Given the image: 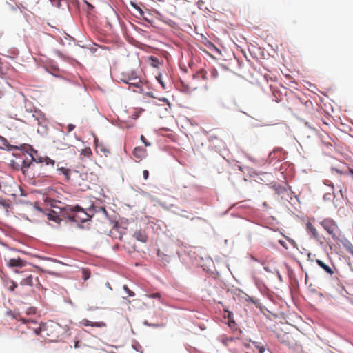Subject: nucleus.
<instances>
[{"label": "nucleus", "instance_id": "16", "mask_svg": "<svg viewBox=\"0 0 353 353\" xmlns=\"http://www.w3.org/2000/svg\"><path fill=\"white\" fill-rule=\"evenodd\" d=\"M57 171L61 174H63L65 179L69 180L70 179L71 170L65 167H60L57 168Z\"/></svg>", "mask_w": 353, "mask_h": 353}, {"label": "nucleus", "instance_id": "29", "mask_svg": "<svg viewBox=\"0 0 353 353\" xmlns=\"http://www.w3.org/2000/svg\"><path fill=\"white\" fill-rule=\"evenodd\" d=\"M83 1L86 3V5L88 6V11L90 12V10H92V9H94V6L92 5H91L90 3H88L87 1L85 0H83Z\"/></svg>", "mask_w": 353, "mask_h": 353}, {"label": "nucleus", "instance_id": "20", "mask_svg": "<svg viewBox=\"0 0 353 353\" xmlns=\"http://www.w3.org/2000/svg\"><path fill=\"white\" fill-rule=\"evenodd\" d=\"M12 165L14 167V168L16 169H19V167H21V170L24 172H25V169L27 168L28 167H29V165H26V162L24 160H22L21 162V164H17V166L15 167L14 165V161H12Z\"/></svg>", "mask_w": 353, "mask_h": 353}, {"label": "nucleus", "instance_id": "10", "mask_svg": "<svg viewBox=\"0 0 353 353\" xmlns=\"http://www.w3.org/2000/svg\"><path fill=\"white\" fill-rule=\"evenodd\" d=\"M80 323L83 326H92V327H105L106 325L103 322H92L88 321V319H82Z\"/></svg>", "mask_w": 353, "mask_h": 353}, {"label": "nucleus", "instance_id": "31", "mask_svg": "<svg viewBox=\"0 0 353 353\" xmlns=\"http://www.w3.org/2000/svg\"><path fill=\"white\" fill-rule=\"evenodd\" d=\"M36 312V310L34 308H29L28 312H27V314H35Z\"/></svg>", "mask_w": 353, "mask_h": 353}, {"label": "nucleus", "instance_id": "12", "mask_svg": "<svg viewBox=\"0 0 353 353\" xmlns=\"http://www.w3.org/2000/svg\"><path fill=\"white\" fill-rule=\"evenodd\" d=\"M282 151L281 149H275L269 154V159L270 163L272 162L273 161L277 159L278 161L280 160V157H279L278 155H281Z\"/></svg>", "mask_w": 353, "mask_h": 353}, {"label": "nucleus", "instance_id": "38", "mask_svg": "<svg viewBox=\"0 0 353 353\" xmlns=\"http://www.w3.org/2000/svg\"><path fill=\"white\" fill-rule=\"evenodd\" d=\"M216 74H217V72L216 70H214L213 72V75L215 77V75H216Z\"/></svg>", "mask_w": 353, "mask_h": 353}, {"label": "nucleus", "instance_id": "18", "mask_svg": "<svg viewBox=\"0 0 353 353\" xmlns=\"http://www.w3.org/2000/svg\"><path fill=\"white\" fill-rule=\"evenodd\" d=\"M254 347L258 350L259 353H264L265 348L263 345L259 342H253Z\"/></svg>", "mask_w": 353, "mask_h": 353}, {"label": "nucleus", "instance_id": "32", "mask_svg": "<svg viewBox=\"0 0 353 353\" xmlns=\"http://www.w3.org/2000/svg\"><path fill=\"white\" fill-rule=\"evenodd\" d=\"M347 251L349 252V253H350L352 255H353V245H350L347 248Z\"/></svg>", "mask_w": 353, "mask_h": 353}, {"label": "nucleus", "instance_id": "5", "mask_svg": "<svg viewBox=\"0 0 353 353\" xmlns=\"http://www.w3.org/2000/svg\"><path fill=\"white\" fill-rule=\"evenodd\" d=\"M6 315L10 319H16L18 321H22L24 324H27L28 327L30 325H36V321L32 319L31 318L26 319L25 317H21L19 314H14L11 310L7 311L6 312Z\"/></svg>", "mask_w": 353, "mask_h": 353}, {"label": "nucleus", "instance_id": "7", "mask_svg": "<svg viewBox=\"0 0 353 353\" xmlns=\"http://www.w3.org/2000/svg\"><path fill=\"white\" fill-rule=\"evenodd\" d=\"M278 339L282 343L285 344L288 346H292L294 345V340L292 336L286 332L279 333L277 335Z\"/></svg>", "mask_w": 353, "mask_h": 353}, {"label": "nucleus", "instance_id": "4", "mask_svg": "<svg viewBox=\"0 0 353 353\" xmlns=\"http://www.w3.org/2000/svg\"><path fill=\"white\" fill-rule=\"evenodd\" d=\"M121 81L139 89L140 92L143 91V82L134 71L128 74H123L121 78Z\"/></svg>", "mask_w": 353, "mask_h": 353}, {"label": "nucleus", "instance_id": "39", "mask_svg": "<svg viewBox=\"0 0 353 353\" xmlns=\"http://www.w3.org/2000/svg\"><path fill=\"white\" fill-rule=\"evenodd\" d=\"M350 172L353 175V170L352 169L350 170Z\"/></svg>", "mask_w": 353, "mask_h": 353}, {"label": "nucleus", "instance_id": "28", "mask_svg": "<svg viewBox=\"0 0 353 353\" xmlns=\"http://www.w3.org/2000/svg\"><path fill=\"white\" fill-rule=\"evenodd\" d=\"M43 158H45V157H40L37 159H34L32 157V159H34L36 162H38V163H44L45 160L43 159Z\"/></svg>", "mask_w": 353, "mask_h": 353}, {"label": "nucleus", "instance_id": "41", "mask_svg": "<svg viewBox=\"0 0 353 353\" xmlns=\"http://www.w3.org/2000/svg\"><path fill=\"white\" fill-rule=\"evenodd\" d=\"M2 94L0 92V99L1 98Z\"/></svg>", "mask_w": 353, "mask_h": 353}, {"label": "nucleus", "instance_id": "14", "mask_svg": "<svg viewBox=\"0 0 353 353\" xmlns=\"http://www.w3.org/2000/svg\"><path fill=\"white\" fill-rule=\"evenodd\" d=\"M25 278L22 279L20 282V285H32V280L33 277L31 274H24Z\"/></svg>", "mask_w": 353, "mask_h": 353}, {"label": "nucleus", "instance_id": "2", "mask_svg": "<svg viewBox=\"0 0 353 353\" xmlns=\"http://www.w3.org/2000/svg\"><path fill=\"white\" fill-rule=\"evenodd\" d=\"M61 212L63 216L72 222L85 223L90 219V216L78 205H66L61 209Z\"/></svg>", "mask_w": 353, "mask_h": 353}, {"label": "nucleus", "instance_id": "19", "mask_svg": "<svg viewBox=\"0 0 353 353\" xmlns=\"http://www.w3.org/2000/svg\"><path fill=\"white\" fill-rule=\"evenodd\" d=\"M48 219L49 220H52V221H54L55 222H59L60 221V219L59 217L55 214L54 212H52V213H50L48 214Z\"/></svg>", "mask_w": 353, "mask_h": 353}, {"label": "nucleus", "instance_id": "3", "mask_svg": "<svg viewBox=\"0 0 353 353\" xmlns=\"http://www.w3.org/2000/svg\"><path fill=\"white\" fill-rule=\"evenodd\" d=\"M320 225L334 239L339 238L341 231L334 220L330 218H326L321 221Z\"/></svg>", "mask_w": 353, "mask_h": 353}, {"label": "nucleus", "instance_id": "8", "mask_svg": "<svg viewBox=\"0 0 353 353\" xmlns=\"http://www.w3.org/2000/svg\"><path fill=\"white\" fill-rule=\"evenodd\" d=\"M132 154L134 156V157H136L138 159L141 160L142 159H143L146 157L147 151L143 147L138 146L134 149Z\"/></svg>", "mask_w": 353, "mask_h": 353}, {"label": "nucleus", "instance_id": "6", "mask_svg": "<svg viewBox=\"0 0 353 353\" xmlns=\"http://www.w3.org/2000/svg\"><path fill=\"white\" fill-rule=\"evenodd\" d=\"M6 265L10 268H23L26 265L27 262L20 258H12L5 259Z\"/></svg>", "mask_w": 353, "mask_h": 353}, {"label": "nucleus", "instance_id": "37", "mask_svg": "<svg viewBox=\"0 0 353 353\" xmlns=\"http://www.w3.org/2000/svg\"><path fill=\"white\" fill-rule=\"evenodd\" d=\"M194 90V88H190V87H187L186 88V91H190V90Z\"/></svg>", "mask_w": 353, "mask_h": 353}, {"label": "nucleus", "instance_id": "23", "mask_svg": "<svg viewBox=\"0 0 353 353\" xmlns=\"http://www.w3.org/2000/svg\"><path fill=\"white\" fill-rule=\"evenodd\" d=\"M44 160V163L46 165H52V166H54V164H55V161L52 159H51L50 157H46L45 156V158H43Z\"/></svg>", "mask_w": 353, "mask_h": 353}, {"label": "nucleus", "instance_id": "33", "mask_svg": "<svg viewBox=\"0 0 353 353\" xmlns=\"http://www.w3.org/2000/svg\"><path fill=\"white\" fill-rule=\"evenodd\" d=\"M201 74V77L203 79H205V72L204 71H201L200 72Z\"/></svg>", "mask_w": 353, "mask_h": 353}, {"label": "nucleus", "instance_id": "36", "mask_svg": "<svg viewBox=\"0 0 353 353\" xmlns=\"http://www.w3.org/2000/svg\"><path fill=\"white\" fill-rule=\"evenodd\" d=\"M79 347V341L75 342L74 347H75V348H77V347Z\"/></svg>", "mask_w": 353, "mask_h": 353}, {"label": "nucleus", "instance_id": "35", "mask_svg": "<svg viewBox=\"0 0 353 353\" xmlns=\"http://www.w3.org/2000/svg\"><path fill=\"white\" fill-rule=\"evenodd\" d=\"M157 80H158V81H159V82L161 84V85H162L163 87H164V84H163V83L161 81V80L160 79V77H158V78H157Z\"/></svg>", "mask_w": 353, "mask_h": 353}, {"label": "nucleus", "instance_id": "30", "mask_svg": "<svg viewBox=\"0 0 353 353\" xmlns=\"http://www.w3.org/2000/svg\"><path fill=\"white\" fill-rule=\"evenodd\" d=\"M75 128V126L72 124H69L67 127L68 128V132H70L71 131H72L74 130V128Z\"/></svg>", "mask_w": 353, "mask_h": 353}, {"label": "nucleus", "instance_id": "11", "mask_svg": "<svg viewBox=\"0 0 353 353\" xmlns=\"http://www.w3.org/2000/svg\"><path fill=\"white\" fill-rule=\"evenodd\" d=\"M133 236L138 241H141V242H146L148 241V236L146 234V233L144 232V231H142V230H137L136 231L134 234H133Z\"/></svg>", "mask_w": 353, "mask_h": 353}, {"label": "nucleus", "instance_id": "21", "mask_svg": "<svg viewBox=\"0 0 353 353\" xmlns=\"http://www.w3.org/2000/svg\"><path fill=\"white\" fill-rule=\"evenodd\" d=\"M3 208L4 209H8L10 208V203L8 200L6 199H0V208Z\"/></svg>", "mask_w": 353, "mask_h": 353}, {"label": "nucleus", "instance_id": "22", "mask_svg": "<svg viewBox=\"0 0 353 353\" xmlns=\"http://www.w3.org/2000/svg\"><path fill=\"white\" fill-rule=\"evenodd\" d=\"M81 154L89 158L92 155V151L90 148H85L82 150Z\"/></svg>", "mask_w": 353, "mask_h": 353}, {"label": "nucleus", "instance_id": "24", "mask_svg": "<svg viewBox=\"0 0 353 353\" xmlns=\"http://www.w3.org/2000/svg\"><path fill=\"white\" fill-rule=\"evenodd\" d=\"M149 298H152V299H161V295L160 293L159 292H156V293H153V294H148L147 295Z\"/></svg>", "mask_w": 353, "mask_h": 353}, {"label": "nucleus", "instance_id": "34", "mask_svg": "<svg viewBox=\"0 0 353 353\" xmlns=\"http://www.w3.org/2000/svg\"><path fill=\"white\" fill-rule=\"evenodd\" d=\"M249 300L252 301L253 303L256 304V301L254 300L252 298L249 297Z\"/></svg>", "mask_w": 353, "mask_h": 353}, {"label": "nucleus", "instance_id": "1", "mask_svg": "<svg viewBox=\"0 0 353 353\" xmlns=\"http://www.w3.org/2000/svg\"><path fill=\"white\" fill-rule=\"evenodd\" d=\"M30 325L28 329L31 330L35 335H40L42 338L48 341H54L59 337L61 330L60 325L53 321H49L39 325Z\"/></svg>", "mask_w": 353, "mask_h": 353}, {"label": "nucleus", "instance_id": "9", "mask_svg": "<svg viewBox=\"0 0 353 353\" xmlns=\"http://www.w3.org/2000/svg\"><path fill=\"white\" fill-rule=\"evenodd\" d=\"M306 230L307 232L310 234V236L312 238H314L316 240L319 239V234L317 230L310 222H307L306 223Z\"/></svg>", "mask_w": 353, "mask_h": 353}, {"label": "nucleus", "instance_id": "17", "mask_svg": "<svg viewBox=\"0 0 353 353\" xmlns=\"http://www.w3.org/2000/svg\"><path fill=\"white\" fill-rule=\"evenodd\" d=\"M82 279L83 281H87L90 277V270L88 268H83L81 269Z\"/></svg>", "mask_w": 353, "mask_h": 353}, {"label": "nucleus", "instance_id": "26", "mask_svg": "<svg viewBox=\"0 0 353 353\" xmlns=\"http://www.w3.org/2000/svg\"><path fill=\"white\" fill-rule=\"evenodd\" d=\"M141 140L145 144V146H150L151 145L150 143L147 141L145 137L143 135L141 136Z\"/></svg>", "mask_w": 353, "mask_h": 353}, {"label": "nucleus", "instance_id": "27", "mask_svg": "<svg viewBox=\"0 0 353 353\" xmlns=\"http://www.w3.org/2000/svg\"><path fill=\"white\" fill-rule=\"evenodd\" d=\"M143 175L145 180H147L149 176V172L147 170L143 171Z\"/></svg>", "mask_w": 353, "mask_h": 353}, {"label": "nucleus", "instance_id": "13", "mask_svg": "<svg viewBox=\"0 0 353 353\" xmlns=\"http://www.w3.org/2000/svg\"><path fill=\"white\" fill-rule=\"evenodd\" d=\"M4 286L8 291L14 292V290L17 288L18 285L12 280H6L4 281Z\"/></svg>", "mask_w": 353, "mask_h": 353}, {"label": "nucleus", "instance_id": "25", "mask_svg": "<svg viewBox=\"0 0 353 353\" xmlns=\"http://www.w3.org/2000/svg\"><path fill=\"white\" fill-rule=\"evenodd\" d=\"M123 290L127 292L128 295L129 296H134V293L131 291L127 285H124L123 286Z\"/></svg>", "mask_w": 353, "mask_h": 353}, {"label": "nucleus", "instance_id": "40", "mask_svg": "<svg viewBox=\"0 0 353 353\" xmlns=\"http://www.w3.org/2000/svg\"><path fill=\"white\" fill-rule=\"evenodd\" d=\"M14 272L17 273L19 272V271L17 270H15Z\"/></svg>", "mask_w": 353, "mask_h": 353}, {"label": "nucleus", "instance_id": "15", "mask_svg": "<svg viewBox=\"0 0 353 353\" xmlns=\"http://www.w3.org/2000/svg\"><path fill=\"white\" fill-rule=\"evenodd\" d=\"M316 263L329 274L332 275L334 274V271L332 270V268L330 266L327 265L321 260L317 259Z\"/></svg>", "mask_w": 353, "mask_h": 353}]
</instances>
